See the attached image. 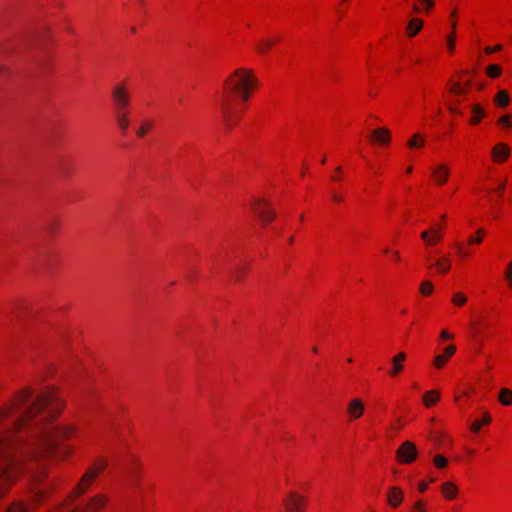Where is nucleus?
I'll return each mask as SVG.
<instances>
[{"instance_id": "10", "label": "nucleus", "mask_w": 512, "mask_h": 512, "mask_svg": "<svg viewBox=\"0 0 512 512\" xmlns=\"http://www.w3.org/2000/svg\"><path fill=\"white\" fill-rule=\"evenodd\" d=\"M418 457L416 445L411 441H404L396 450L395 460L398 464H412Z\"/></svg>"}, {"instance_id": "55", "label": "nucleus", "mask_w": 512, "mask_h": 512, "mask_svg": "<svg viewBox=\"0 0 512 512\" xmlns=\"http://www.w3.org/2000/svg\"><path fill=\"white\" fill-rule=\"evenodd\" d=\"M446 218H447L446 214H442L440 216V222H445L446 223Z\"/></svg>"}, {"instance_id": "15", "label": "nucleus", "mask_w": 512, "mask_h": 512, "mask_svg": "<svg viewBox=\"0 0 512 512\" xmlns=\"http://www.w3.org/2000/svg\"><path fill=\"white\" fill-rule=\"evenodd\" d=\"M368 141L372 145L388 147L392 141V133L386 127L376 128L370 133Z\"/></svg>"}, {"instance_id": "5", "label": "nucleus", "mask_w": 512, "mask_h": 512, "mask_svg": "<svg viewBox=\"0 0 512 512\" xmlns=\"http://www.w3.org/2000/svg\"><path fill=\"white\" fill-rule=\"evenodd\" d=\"M78 432V426L74 423H63L47 427L42 431L41 441L45 449L54 451L61 441L72 439Z\"/></svg>"}, {"instance_id": "62", "label": "nucleus", "mask_w": 512, "mask_h": 512, "mask_svg": "<svg viewBox=\"0 0 512 512\" xmlns=\"http://www.w3.org/2000/svg\"><path fill=\"white\" fill-rule=\"evenodd\" d=\"M342 2H347L348 0H341Z\"/></svg>"}, {"instance_id": "8", "label": "nucleus", "mask_w": 512, "mask_h": 512, "mask_svg": "<svg viewBox=\"0 0 512 512\" xmlns=\"http://www.w3.org/2000/svg\"><path fill=\"white\" fill-rule=\"evenodd\" d=\"M107 502L106 495L97 494L91 497L83 506H75L73 503H69L66 508L62 509V512H98L106 506ZM53 512H56V509Z\"/></svg>"}, {"instance_id": "47", "label": "nucleus", "mask_w": 512, "mask_h": 512, "mask_svg": "<svg viewBox=\"0 0 512 512\" xmlns=\"http://www.w3.org/2000/svg\"><path fill=\"white\" fill-rule=\"evenodd\" d=\"M431 229L438 231L441 235L444 236L445 230H446V223L445 222H438L435 223Z\"/></svg>"}, {"instance_id": "45", "label": "nucleus", "mask_w": 512, "mask_h": 512, "mask_svg": "<svg viewBox=\"0 0 512 512\" xmlns=\"http://www.w3.org/2000/svg\"><path fill=\"white\" fill-rule=\"evenodd\" d=\"M503 49V45L501 44H496L495 46H486L484 48V53L487 54V55H491V54H494L496 52H499Z\"/></svg>"}, {"instance_id": "13", "label": "nucleus", "mask_w": 512, "mask_h": 512, "mask_svg": "<svg viewBox=\"0 0 512 512\" xmlns=\"http://www.w3.org/2000/svg\"><path fill=\"white\" fill-rule=\"evenodd\" d=\"M451 176V168L447 163H438L431 168V180L436 186H444Z\"/></svg>"}, {"instance_id": "17", "label": "nucleus", "mask_w": 512, "mask_h": 512, "mask_svg": "<svg viewBox=\"0 0 512 512\" xmlns=\"http://www.w3.org/2000/svg\"><path fill=\"white\" fill-rule=\"evenodd\" d=\"M511 155L510 147L503 142L495 144L491 149V159L495 164L505 163Z\"/></svg>"}, {"instance_id": "12", "label": "nucleus", "mask_w": 512, "mask_h": 512, "mask_svg": "<svg viewBox=\"0 0 512 512\" xmlns=\"http://www.w3.org/2000/svg\"><path fill=\"white\" fill-rule=\"evenodd\" d=\"M457 352V347L454 344H449L446 347L443 348V350L439 353H437L433 359H432V366L435 370H442L444 369L451 359L454 357V355Z\"/></svg>"}, {"instance_id": "44", "label": "nucleus", "mask_w": 512, "mask_h": 512, "mask_svg": "<svg viewBox=\"0 0 512 512\" xmlns=\"http://www.w3.org/2000/svg\"><path fill=\"white\" fill-rule=\"evenodd\" d=\"M449 19H450L451 31H455L456 32L457 24H458V11H457V9H453L450 12Z\"/></svg>"}, {"instance_id": "7", "label": "nucleus", "mask_w": 512, "mask_h": 512, "mask_svg": "<svg viewBox=\"0 0 512 512\" xmlns=\"http://www.w3.org/2000/svg\"><path fill=\"white\" fill-rule=\"evenodd\" d=\"M283 512H307L308 498L297 490H289L282 499Z\"/></svg>"}, {"instance_id": "34", "label": "nucleus", "mask_w": 512, "mask_h": 512, "mask_svg": "<svg viewBox=\"0 0 512 512\" xmlns=\"http://www.w3.org/2000/svg\"><path fill=\"white\" fill-rule=\"evenodd\" d=\"M490 422L491 416L486 412L482 419H477L471 424L470 429L473 433H478L484 425H488Z\"/></svg>"}, {"instance_id": "32", "label": "nucleus", "mask_w": 512, "mask_h": 512, "mask_svg": "<svg viewBox=\"0 0 512 512\" xmlns=\"http://www.w3.org/2000/svg\"><path fill=\"white\" fill-rule=\"evenodd\" d=\"M153 126L154 122L152 120H143L136 131V136L140 139L144 138L153 129Z\"/></svg>"}, {"instance_id": "43", "label": "nucleus", "mask_w": 512, "mask_h": 512, "mask_svg": "<svg viewBox=\"0 0 512 512\" xmlns=\"http://www.w3.org/2000/svg\"><path fill=\"white\" fill-rule=\"evenodd\" d=\"M455 339V334L448 329H442L439 333V341H451Z\"/></svg>"}, {"instance_id": "35", "label": "nucleus", "mask_w": 512, "mask_h": 512, "mask_svg": "<svg viewBox=\"0 0 512 512\" xmlns=\"http://www.w3.org/2000/svg\"><path fill=\"white\" fill-rule=\"evenodd\" d=\"M503 280L508 290L512 292V259L507 262L503 269Z\"/></svg>"}, {"instance_id": "24", "label": "nucleus", "mask_w": 512, "mask_h": 512, "mask_svg": "<svg viewBox=\"0 0 512 512\" xmlns=\"http://www.w3.org/2000/svg\"><path fill=\"white\" fill-rule=\"evenodd\" d=\"M424 22L421 18L413 17L406 26V36L408 38L415 37L423 28Z\"/></svg>"}, {"instance_id": "61", "label": "nucleus", "mask_w": 512, "mask_h": 512, "mask_svg": "<svg viewBox=\"0 0 512 512\" xmlns=\"http://www.w3.org/2000/svg\"><path fill=\"white\" fill-rule=\"evenodd\" d=\"M428 482H429V483H433V482H434V479H430Z\"/></svg>"}, {"instance_id": "14", "label": "nucleus", "mask_w": 512, "mask_h": 512, "mask_svg": "<svg viewBox=\"0 0 512 512\" xmlns=\"http://www.w3.org/2000/svg\"><path fill=\"white\" fill-rule=\"evenodd\" d=\"M365 412V403L361 398H352L346 406V417L348 422L359 420Z\"/></svg>"}, {"instance_id": "36", "label": "nucleus", "mask_w": 512, "mask_h": 512, "mask_svg": "<svg viewBox=\"0 0 512 512\" xmlns=\"http://www.w3.org/2000/svg\"><path fill=\"white\" fill-rule=\"evenodd\" d=\"M485 74L491 79H496L502 74V67L499 64H490L485 68Z\"/></svg>"}, {"instance_id": "30", "label": "nucleus", "mask_w": 512, "mask_h": 512, "mask_svg": "<svg viewBox=\"0 0 512 512\" xmlns=\"http://www.w3.org/2000/svg\"><path fill=\"white\" fill-rule=\"evenodd\" d=\"M487 235V231L484 228H479L476 232L470 235L467 239L466 245H480L483 243L484 237Z\"/></svg>"}, {"instance_id": "40", "label": "nucleus", "mask_w": 512, "mask_h": 512, "mask_svg": "<svg viewBox=\"0 0 512 512\" xmlns=\"http://www.w3.org/2000/svg\"><path fill=\"white\" fill-rule=\"evenodd\" d=\"M433 465L436 469L438 470H443L447 467L448 465V461L447 459L441 455V454H436L434 457H433Z\"/></svg>"}, {"instance_id": "26", "label": "nucleus", "mask_w": 512, "mask_h": 512, "mask_svg": "<svg viewBox=\"0 0 512 512\" xmlns=\"http://www.w3.org/2000/svg\"><path fill=\"white\" fill-rule=\"evenodd\" d=\"M441 399V393L437 389L426 391L422 396V403L426 408L436 405Z\"/></svg>"}, {"instance_id": "22", "label": "nucleus", "mask_w": 512, "mask_h": 512, "mask_svg": "<svg viewBox=\"0 0 512 512\" xmlns=\"http://www.w3.org/2000/svg\"><path fill=\"white\" fill-rule=\"evenodd\" d=\"M437 274L439 275H446L452 268V260L451 258L446 255L438 258L432 265Z\"/></svg>"}, {"instance_id": "42", "label": "nucleus", "mask_w": 512, "mask_h": 512, "mask_svg": "<svg viewBox=\"0 0 512 512\" xmlns=\"http://www.w3.org/2000/svg\"><path fill=\"white\" fill-rule=\"evenodd\" d=\"M497 122L504 128L509 129L512 127V117L509 114L500 116Z\"/></svg>"}, {"instance_id": "29", "label": "nucleus", "mask_w": 512, "mask_h": 512, "mask_svg": "<svg viewBox=\"0 0 512 512\" xmlns=\"http://www.w3.org/2000/svg\"><path fill=\"white\" fill-rule=\"evenodd\" d=\"M452 247L456 251V255L460 260H466L472 256V251L468 249L469 246L462 242H454Z\"/></svg>"}, {"instance_id": "48", "label": "nucleus", "mask_w": 512, "mask_h": 512, "mask_svg": "<svg viewBox=\"0 0 512 512\" xmlns=\"http://www.w3.org/2000/svg\"><path fill=\"white\" fill-rule=\"evenodd\" d=\"M342 179H343V171H342V168L339 166L336 168V170L332 176V180L335 182H340V181H342Z\"/></svg>"}, {"instance_id": "39", "label": "nucleus", "mask_w": 512, "mask_h": 512, "mask_svg": "<svg viewBox=\"0 0 512 512\" xmlns=\"http://www.w3.org/2000/svg\"><path fill=\"white\" fill-rule=\"evenodd\" d=\"M457 34L455 31H451L446 39V48L449 54H453L455 52L456 47Z\"/></svg>"}, {"instance_id": "19", "label": "nucleus", "mask_w": 512, "mask_h": 512, "mask_svg": "<svg viewBox=\"0 0 512 512\" xmlns=\"http://www.w3.org/2000/svg\"><path fill=\"white\" fill-rule=\"evenodd\" d=\"M475 394V388L469 384H462L455 389L454 402L458 406L464 405V399H468Z\"/></svg>"}, {"instance_id": "59", "label": "nucleus", "mask_w": 512, "mask_h": 512, "mask_svg": "<svg viewBox=\"0 0 512 512\" xmlns=\"http://www.w3.org/2000/svg\"><path fill=\"white\" fill-rule=\"evenodd\" d=\"M347 362H348V363H353V359H352V358H348V359H347Z\"/></svg>"}, {"instance_id": "38", "label": "nucleus", "mask_w": 512, "mask_h": 512, "mask_svg": "<svg viewBox=\"0 0 512 512\" xmlns=\"http://www.w3.org/2000/svg\"><path fill=\"white\" fill-rule=\"evenodd\" d=\"M410 512H429L428 503L423 498H417L412 503Z\"/></svg>"}, {"instance_id": "31", "label": "nucleus", "mask_w": 512, "mask_h": 512, "mask_svg": "<svg viewBox=\"0 0 512 512\" xmlns=\"http://www.w3.org/2000/svg\"><path fill=\"white\" fill-rule=\"evenodd\" d=\"M498 401L503 406L512 405V390L510 388H501L498 392Z\"/></svg>"}, {"instance_id": "51", "label": "nucleus", "mask_w": 512, "mask_h": 512, "mask_svg": "<svg viewBox=\"0 0 512 512\" xmlns=\"http://www.w3.org/2000/svg\"><path fill=\"white\" fill-rule=\"evenodd\" d=\"M133 464H134V469L135 470H141L142 469V463L140 462L139 459L133 458Z\"/></svg>"}, {"instance_id": "58", "label": "nucleus", "mask_w": 512, "mask_h": 512, "mask_svg": "<svg viewBox=\"0 0 512 512\" xmlns=\"http://www.w3.org/2000/svg\"><path fill=\"white\" fill-rule=\"evenodd\" d=\"M312 352H313L314 354H317V353H318V348H317L316 346H314V347L312 348Z\"/></svg>"}, {"instance_id": "53", "label": "nucleus", "mask_w": 512, "mask_h": 512, "mask_svg": "<svg viewBox=\"0 0 512 512\" xmlns=\"http://www.w3.org/2000/svg\"><path fill=\"white\" fill-rule=\"evenodd\" d=\"M505 190V182H503L502 184H500V186L498 187V191L499 193H503Z\"/></svg>"}, {"instance_id": "37", "label": "nucleus", "mask_w": 512, "mask_h": 512, "mask_svg": "<svg viewBox=\"0 0 512 512\" xmlns=\"http://www.w3.org/2000/svg\"><path fill=\"white\" fill-rule=\"evenodd\" d=\"M434 292V285L430 280L422 281L419 285V293L423 297H429Z\"/></svg>"}, {"instance_id": "41", "label": "nucleus", "mask_w": 512, "mask_h": 512, "mask_svg": "<svg viewBox=\"0 0 512 512\" xmlns=\"http://www.w3.org/2000/svg\"><path fill=\"white\" fill-rule=\"evenodd\" d=\"M5 512H27V508L21 501H14L7 507Z\"/></svg>"}, {"instance_id": "52", "label": "nucleus", "mask_w": 512, "mask_h": 512, "mask_svg": "<svg viewBox=\"0 0 512 512\" xmlns=\"http://www.w3.org/2000/svg\"><path fill=\"white\" fill-rule=\"evenodd\" d=\"M332 199L336 203H341L343 201V197L341 195L335 194V193L332 195Z\"/></svg>"}, {"instance_id": "27", "label": "nucleus", "mask_w": 512, "mask_h": 512, "mask_svg": "<svg viewBox=\"0 0 512 512\" xmlns=\"http://www.w3.org/2000/svg\"><path fill=\"white\" fill-rule=\"evenodd\" d=\"M511 101L510 94L507 90H499L493 97V103L499 108H506Z\"/></svg>"}, {"instance_id": "25", "label": "nucleus", "mask_w": 512, "mask_h": 512, "mask_svg": "<svg viewBox=\"0 0 512 512\" xmlns=\"http://www.w3.org/2000/svg\"><path fill=\"white\" fill-rule=\"evenodd\" d=\"M435 4V0H417L413 5V11L429 15L433 11Z\"/></svg>"}, {"instance_id": "4", "label": "nucleus", "mask_w": 512, "mask_h": 512, "mask_svg": "<svg viewBox=\"0 0 512 512\" xmlns=\"http://www.w3.org/2000/svg\"><path fill=\"white\" fill-rule=\"evenodd\" d=\"M107 463V459L104 457H98L95 459L81 476L67 499L56 508V512H62V509L66 508L69 503H74L78 497L85 494L93 485L97 477L105 471Z\"/></svg>"}, {"instance_id": "49", "label": "nucleus", "mask_w": 512, "mask_h": 512, "mask_svg": "<svg viewBox=\"0 0 512 512\" xmlns=\"http://www.w3.org/2000/svg\"><path fill=\"white\" fill-rule=\"evenodd\" d=\"M429 482L422 480L417 484V490L419 493L423 494L428 490Z\"/></svg>"}, {"instance_id": "16", "label": "nucleus", "mask_w": 512, "mask_h": 512, "mask_svg": "<svg viewBox=\"0 0 512 512\" xmlns=\"http://www.w3.org/2000/svg\"><path fill=\"white\" fill-rule=\"evenodd\" d=\"M280 42L276 35H267L258 39L254 45V51L259 56L267 55L270 50Z\"/></svg>"}, {"instance_id": "50", "label": "nucleus", "mask_w": 512, "mask_h": 512, "mask_svg": "<svg viewBox=\"0 0 512 512\" xmlns=\"http://www.w3.org/2000/svg\"><path fill=\"white\" fill-rule=\"evenodd\" d=\"M391 256L396 263H400L402 260L400 252L398 250H393L391 252Z\"/></svg>"}, {"instance_id": "56", "label": "nucleus", "mask_w": 512, "mask_h": 512, "mask_svg": "<svg viewBox=\"0 0 512 512\" xmlns=\"http://www.w3.org/2000/svg\"><path fill=\"white\" fill-rule=\"evenodd\" d=\"M288 244H289V245H293V244H294V236H291V237L288 239Z\"/></svg>"}, {"instance_id": "20", "label": "nucleus", "mask_w": 512, "mask_h": 512, "mask_svg": "<svg viewBox=\"0 0 512 512\" xmlns=\"http://www.w3.org/2000/svg\"><path fill=\"white\" fill-rule=\"evenodd\" d=\"M471 116L469 118V124L471 126L479 125L483 119L487 116V111L485 107L480 103H473L470 106Z\"/></svg>"}, {"instance_id": "2", "label": "nucleus", "mask_w": 512, "mask_h": 512, "mask_svg": "<svg viewBox=\"0 0 512 512\" xmlns=\"http://www.w3.org/2000/svg\"><path fill=\"white\" fill-rule=\"evenodd\" d=\"M260 87L256 71L247 66L234 69L224 80L219 102L221 123L226 132L237 127L247 104Z\"/></svg>"}, {"instance_id": "1", "label": "nucleus", "mask_w": 512, "mask_h": 512, "mask_svg": "<svg viewBox=\"0 0 512 512\" xmlns=\"http://www.w3.org/2000/svg\"><path fill=\"white\" fill-rule=\"evenodd\" d=\"M65 403L58 387L48 385L35 395L27 386L0 403V500L18 481L23 466L15 454V436L28 428L46 409H52L55 417L64 409Z\"/></svg>"}, {"instance_id": "9", "label": "nucleus", "mask_w": 512, "mask_h": 512, "mask_svg": "<svg viewBox=\"0 0 512 512\" xmlns=\"http://www.w3.org/2000/svg\"><path fill=\"white\" fill-rule=\"evenodd\" d=\"M475 83L467 71L462 72L450 81V92L456 96L465 97L473 89Z\"/></svg>"}, {"instance_id": "33", "label": "nucleus", "mask_w": 512, "mask_h": 512, "mask_svg": "<svg viewBox=\"0 0 512 512\" xmlns=\"http://www.w3.org/2000/svg\"><path fill=\"white\" fill-rule=\"evenodd\" d=\"M468 302V297L467 295L462 292V291H457V292H454L452 295H451V303L457 307V308H461V307H464Z\"/></svg>"}, {"instance_id": "60", "label": "nucleus", "mask_w": 512, "mask_h": 512, "mask_svg": "<svg viewBox=\"0 0 512 512\" xmlns=\"http://www.w3.org/2000/svg\"><path fill=\"white\" fill-rule=\"evenodd\" d=\"M303 219H304V215L302 214V215L300 216V220L302 221Z\"/></svg>"}, {"instance_id": "28", "label": "nucleus", "mask_w": 512, "mask_h": 512, "mask_svg": "<svg viewBox=\"0 0 512 512\" xmlns=\"http://www.w3.org/2000/svg\"><path fill=\"white\" fill-rule=\"evenodd\" d=\"M426 144V137L423 134L415 133L407 141V147L411 150L422 149Z\"/></svg>"}, {"instance_id": "21", "label": "nucleus", "mask_w": 512, "mask_h": 512, "mask_svg": "<svg viewBox=\"0 0 512 512\" xmlns=\"http://www.w3.org/2000/svg\"><path fill=\"white\" fill-rule=\"evenodd\" d=\"M440 492L443 498L447 501H453L459 494V487L453 481H446L441 484Z\"/></svg>"}, {"instance_id": "57", "label": "nucleus", "mask_w": 512, "mask_h": 512, "mask_svg": "<svg viewBox=\"0 0 512 512\" xmlns=\"http://www.w3.org/2000/svg\"><path fill=\"white\" fill-rule=\"evenodd\" d=\"M392 251H393V250H391L390 248H385V249L383 250V253H384V254H391V252H392Z\"/></svg>"}, {"instance_id": "3", "label": "nucleus", "mask_w": 512, "mask_h": 512, "mask_svg": "<svg viewBox=\"0 0 512 512\" xmlns=\"http://www.w3.org/2000/svg\"><path fill=\"white\" fill-rule=\"evenodd\" d=\"M111 103L117 128L126 134L131 123L132 96L127 81L116 83L111 88Z\"/></svg>"}, {"instance_id": "11", "label": "nucleus", "mask_w": 512, "mask_h": 512, "mask_svg": "<svg viewBox=\"0 0 512 512\" xmlns=\"http://www.w3.org/2000/svg\"><path fill=\"white\" fill-rule=\"evenodd\" d=\"M405 500V492L398 485H391L385 491L386 505L391 509H398Z\"/></svg>"}, {"instance_id": "46", "label": "nucleus", "mask_w": 512, "mask_h": 512, "mask_svg": "<svg viewBox=\"0 0 512 512\" xmlns=\"http://www.w3.org/2000/svg\"><path fill=\"white\" fill-rule=\"evenodd\" d=\"M44 498H45V492L38 491L32 497V504L39 505L44 500Z\"/></svg>"}, {"instance_id": "18", "label": "nucleus", "mask_w": 512, "mask_h": 512, "mask_svg": "<svg viewBox=\"0 0 512 512\" xmlns=\"http://www.w3.org/2000/svg\"><path fill=\"white\" fill-rule=\"evenodd\" d=\"M407 359V354L403 351L398 352L395 356L391 359V369L389 370L388 374L392 378L398 377L400 373L404 371L405 368V361Z\"/></svg>"}, {"instance_id": "23", "label": "nucleus", "mask_w": 512, "mask_h": 512, "mask_svg": "<svg viewBox=\"0 0 512 512\" xmlns=\"http://www.w3.org/2000/svg\"><path fill=\"white\" fill-rule=\"evenodd\" d=\"M444 236L438 231L429 229L421 233V239L426 243L427 246H435L442 242Z\"/></svg>"}, {"instance_id": "6", "label": "nucleus", "mask_w": 512, "mask_h": 512, "mask_svg": "<svg viewBox=\"0 0 512 512\" xmlns=\"http://www.w3.org/2000/svg\"><path fill=\"white\" fill-rule=\"evenodd\" d=\"M250 209L264 227L271 224L276 218V211L266 198L253 199L250 203Z\"/></svg>"}, {"instance_id": "54", "label": "nucleus", "mask_w": 512, "mask_h": 512, "mask_svg": "<svg viewBox=\"0 0 512 512\" xmlns=\"http://www.w3.org/2000/svg\"><path fill=\"white\" fill-rule=\"evenodd\" d=\"M405 172H406V174H408V175H409V174H411V173L413 172V166H408V167L406 168V171H405Z\"/></svg>"}]
</instances>
